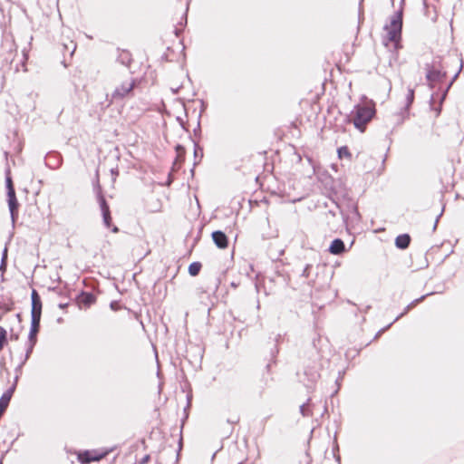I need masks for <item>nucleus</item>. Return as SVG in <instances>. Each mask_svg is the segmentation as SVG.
<instances>
[{"label":"nucleus","mask_w":464,"mask_h":464,"mask_svg":"<svg viewBox=\"0 0 464 464\" xmlns=\"http://www.w3.org/2000/svg\"><path fill=\"white\" fill-rule=\"evenodd\" d=\"M405 0H400V6L397 11L390 18V24L384 25V30L387 31V35L383 39V44L388 46V43H392L393 49L392 50L394 59L400 49L402 48L401 44V33L403 25V12H404Z\"/></svg>","instance_id":"f257e3e1"},{"label":"nucleus","mask_w":464,"mask_h":464,"mask_svg":"<svg viewBox=\"0 0 464 464\" xmlns=\"http://www.w3.org/2000/svg\"><path fill=\"white\" fill-rule=\"evenodd\" d=\"M450 63H459V65L458 71L455 72V74L451 78L450 82L447 84L446 88L443 90V92L440 97V106L438 108L433 107V103L435 102V98L438 95V93H433L431 95L430 101V107L432 110L437 111V115H439L440 113L441 104H442L443 101L446 99L449 90L452 86L453 82L457 80V78L459 77V75L462 70L463 60L461 57L459 58V56L457 54H455V55L450 54V55H448V57L446 59H442L440 56H437L432 60L431 63H425V65H428L430 67H434V69H436V70L447 71Z\"/></svg>","instance_id":"f03ea898"},{"label":"nucleus","mask_w":464,"mask_h":464,"mask_svg":"<svg viewBox=\"0 0 464 464\" xmlns=\"http://www.w3.org/2000/svg\"><path fill=\"white\" fill-rule=\"evenodd\" d=\"M325 208L328 214L335 217L336 212H339L342 216L343 221L347 224L348 221L357 223L361 221V214L358 209L357 203L353 199H346L343 203L340 204L335 198L332 199V205L328 202L321 200V209Z\"/></svg>","instance_id":"7ed1b4c3"},{"label":"nucleus","mask_w":464,"mask_h":464,"mask_svg":"<svg viewBox=\"0 0 464 464\" xmlns=\"http://www.w3.org/2000/svg\"><path fill=\"white\" fill-rule=\"evenodd\" d=\"M321 186H323L325 190L326 202H328L330 206L332 205L333 198H335V200L339 199L338 192L341 188V183L339 180L333 179L327 171H321Z\"/></svg>","instance_id":"20e7f679"},{"label":"nucleus","mask_w":464,"mask_h":464,"mask_svg":"<svg viewBox=\"0 0 464 464\" xmlns=\"http://www.w3.org/2000/svg\"><path fill=\"white\" fill-rule=\"evenodd\" d=\"M376 110L374 104H356L351 111L350 118L347 120H362L371 121L375 115Z\"/></svg>","instance_id":"39448f33"},{"label":"nucleus","mask_w":464,"mask_h":464,"mask_svg":"<svg viewBox=\"0 0 464 464\" xmlns=\"http://www.w3.org/2000/svg\"><path fill=\"white\" fill-rule=\"evenodd\" d=\"M426 70V80L428 82V85L430 89L435 87V83L442 82L448 74L447 71L436 70L434 67H430L425 65Z\"/></svg>","instance_id":"423d86ee"},{"label":"nucleus","mask_w":464,"mask_h":464,"mask_svg":"<svg viewBox=\"0 0 464 464\" xmlns=\"http://www.w3.org/2000/svg\"><path fill=\"white\" fill-rule=\"evenodd\" d=\"M41 315V302L38 299L37 294L35 291L33 292V307H32V320H33V331L31 333V338H33L34 333L36 332V327L38 326Z\"/></svg>","instance_id":"0eeeda50"},{"label":"nucleus","mask_w":464,"mask_h":464,"mask_svg":"<svg viewBox=\"0 0 464 464\" xmlns=\"http://www.w3.org/2000/svg\"><path fill=\"white\" fill-rule=\"evenodd\" d=\"M134 87L133 80L130 79L123 82L119 87H117L112 94L113 98H123L131 92Z\"/></svg>","instance_id":"6e6552de"},{"label":"nucleus","mask_w":464,"mask_h":464,"mask_svg":"<svg viewBox=\"0 0 464 464\" xmlns=\"http://www.w3.org/2000/svg\"><path fill=\"white\" fill-rule=\"evenodd\" d=\"M328 252L335 256H340L347 252L343 240L341 238H334L328 247Z\"/></svg>","instance_id":"1a4fd4ad"},{"label":"nucleus","mask_w":464,"mask_h":464,"mask_svg":"<svg viewBox=\"0 0 464 464\" xmlns=\"http://www.w3.org/2000/svg\"><path fill=\"white\" fill-rule=\"evenodd\" d=\"M102 457H103V455H99L94 451H86L83 453H80L78 455V459L82 464H87V463H90L91 461L100 460Z\"/></svg>","instance_id":"9d476101"},{"label":"nucleus","mask_w":464,"mask_h":464,"mask_svg":"<svg viewBox=\"0 0 464 464\" xmlns=\"http://www.w3.org/2000/svg\"><path fill=\"white\" fill-rule=\"evenodd\" d=\"M7 194H8L9 209L11 212L12 219L14 221V219L16 218L17 208H18V203H17V200L15 198L14 189H10V192H8Z\"/></svg>","instance_id":"9b49d317"},{"label":"nucleus","mask_w":464,"mask_h":464,"mask_svg":"<svg viewBox=\"0 0 464 464\" xmlns=\"http://www.w3.org/2000/svg\"><path fill=\"white\" fill-rule=\"evenodd\" d=\"M411 240V238L409 234H401L395 238V246L399 249L404 250L409 247Z\"/></svg>","instance_id":"f8f14e48"},{"label":"nucleus","mask_w":464,"mask_h":464,"mask_svg":"<svg viewBox=\"0 0 464 464\" xmlns=\"http://www.w3.org/2000/svg\"><path fill=\"white\" fill-rule=\"evenodd\" d=\"M212 238H213L215 244L219 248H226L227 246V237L223 232H221V231L213 232Z\"/></svg>","instance_id":"ddd939ff"},{"label":"nucleus","mask_w":464,"mask_h":464,"mask_svg":"<svg viewBox=\"0 0 464 464\" xmlns=\"http://www.w3.org/2000/svg\"><path fill=\"white\" fill-rule=\"evenodd\" d=\"M430 294H427V295H421L420 297L419 298H416L415 300H413L411 303H410L405 308L404 310L398 315L396 316V318L393 320V323L397 322L399 319H401V317H403L405 314H407L411 309H412L415 305H417L419 303L422 302L428 295H430Z\"/></svg>","instance_id":"4468645a"},{"label":"nucleus","mask_w":464,"mask_h":464,"mask_svg":"<svg viewBox=\"0 0 464 464\" xmlns=\"http://www.w3.org/2000/svg\"><path fill=\"white\" fill-rule=\"evenodd\" d=\"M100 205H101V208L102 211L104 224L106 227H109L111 226V220L110 209H109V207H108L105 199L102 197L100 198Z\"/></svg>","instance_id":"2eb2a0df"},{"label":"nucleus","mask_w":464,"mask_h":464,"mask_svg":"<svg viewBox=\"0 0 464 464\" xmlns=\"http://www.w3.org/2000/svg\"><path fill=\"white\" fill-rule=\"evenodd\" d=\"M12 393L11 392H6L3 394V396L0 399V417L7 408L10 399H11Z\"/></svg>","instance_id":"dca6fc26"},{"label":"nucleus","mask_w":464,"mask_h":464,"mask_svg":"<svg viewBox=\"0 0 464 464\" xmlns=\"http://www.w3.org/2000/svg\"><path fill=\"white\" fill-rule=\"evenodd\" d=\"M414 101V90L412 88L408 89V93L406 95V103L404 106V111H408L410 107L411 106Z\"/></svg>","instance_id":"f3484780"},{"label":"nucleus","mask_w":464,"mask_h":464,"mask_svg":"<svg viewBox=\"0 0 464 464\" xmlns=\"http://www.w3.org/2000/svg\"><path fill=\"white\" fill-rule=\"evenodd\" d=\"M349 122H353L354 127L360 130L361 132H363L366 129V125L369 122L368 121H362V120H348Z\"/></svg>","instance_id":"a211bd4d"},{"label":"nucleus","mask_w":464,"mask_h":464,"mask_svg":"<svg viewBox=\"0 0 464 464\" xmlns=\"http://www.w3.org/2000/svg\"><path fill=\"white\" fill-rule=\"evenodd\" d=\"M362 3H363V0H360L359 7H358V26H357L358 31L360 30V26L364 20V10H363Z\"/></svg>","instance_id":"6ab92c4d"},{"label":"nucleus","mask_w":464,"mask_h":464,"mask_svg":"<svg viewBox=\"0 0 464 464\" xmlns=\"http://www.w3.org/2000/svg\"><path fill=\"white\" fill-rule=\"evenodd\" d=\"M337 154H338L339 159H343V158L351 159L352 158V154L350 153L347 146H342V147L338 148Z\"/></svg>","instance_id":"aec40b11"},{"label":"nucleus","mask_w":464,"mask_h":464,"mask_svg":"<svg viewBox=\"0 0 464 464\" xmlns=\"http://www.w3.org/2000/svg\"><path fill=\"white\" fill-rule=\"evenodd\" d=\"M200 268H201V265L199 263H197V262L192 263L188 266V273L190 274V276H195L199 273Z\"/></svg>","instance_id":"412c9836"},{"label":"nucleus","mask_w":464,"mask_h":464,"mask_svg":"<svg viewBox=\"0 0 464 464\" xmlns=\"http://www.w3.org/2000/svg\"><path fill=\"white\" fill-rule=\"evenodd\" d=\"M6 343V331L0 326V351L3 349Z\"/></svg>","instance_id":"4be33fe9"},{"label":"nucleus","mask_w":464,"mask_h":464,"mask_svg":"<svg viewBox=\"0 0 464 464\" xmlns=\"http://www.w3.org/2000/svg\"><path fill=\"white\" fill-rule=\"evenodd\" d=\"M6 257H7V248L5 247V250H4V255H3V258H2V264H1V266H0V270H5V269Z\"/></svg>","instance_id":"5701e85b"},{"label":"nucleus","mask_w":464,"mask_h":464,"mask_svg":"<svg viewBox=\"0 0 464 464\" xmlns=\"http://www.w3.org/2000/svg\"><path fill=\"white\" fill-rule=\"evenodd\" d=\"M393 322H392L391 324H389L388 325H386L385 327L382 328L381 330H379L377 332V334H375L374 336V339L378 338L379 336H381L382 334H383L386 330H388L392 325Z\"/></svg>","instance_id":"b1692460"},{"label":"nucleus","mask_w":464,"mask_h":464,"mask_svg":"<svg viewBox=\"0 0 464 464\" xmlns=\"http://www.w3.org/2000/svg\"><path fill=\"white\" fill-rule=\"evenodd\" d=\"M6 185H7L8 192H10V189H14L12 179L10 177L6 178Z\"/></svg>","instance_id":"393cba45"},{"label":"nucleus","mask_w":464,"mask_h":464,"mask_svg":"<svg viewBox=\"0 0 464 464\" xmlns=\"http://www.w3.org/2000/svg\"><path fill=\"white\" fill-rule=\"evenodd\" d=\"M339 380H342V376H341V372H340V371L338 372V377L335 379V383L337 384L338 388L334 391V392L333 393V395H334V393H336V392H337V391H338V389H339V386H340V384H339Z\"/></svg>","instance_id":"a878e982"},{"label":"nucleus","mask_w":464,"mask_h":464,"mask_svg":"<svg viewBox=\"0 0 464 464\" xmlns=\"http://www.w3.org/2000/svg\"><path fill=\"white\" fill-rule=\"evenodd\" d=\"M441 215H442V211L440 212V214L437 217V218H436V220H435V223H434V225H433V230H435V229H436V227H437V224H438V221H439V218L441 217Z\"/></svg>","instance_id":"bb28decb"},{"label":"nucleus","mask_w":464,"mask_h":464,"mask_svg":"<svg viewBox=\"0 0 464 464\" xmlns=\"http://www.w3.org/2000/svg\"><path fill=\"white\" fill-rule=\"evenodd\" d=\"M0 308H4L5 311H9L11 308L8 306V305H1L0 304Z\"/></svg>","instance_id":"cd10ccee"},{"label":"nucleus","mask_w":464,"mask_h":464,"mask_svg":"<svg viewBox=\"0 0 464 464\" xmlns=\"http://www.w3.org/2000/svg\"><path fill=\"white\" fill-rule=\"evenodd\" d=\"M183 152L182 149H180L179 147H178V157L179 158L181 153Z\"/></svg>","instance_id":"c85d7f7f"},{"label":"nucleus","mask_w":464,"mask_h":464,"mask_svg":"<svg viewBox=\"0 0 464 464\" xmlns=\"http://www.w3.org/2000/svg\"><path fill=\"white\" fill-rule=\"evenodd\" d=\"M324 92V83L321 84V94Z\"/></svg>","instance_id":"c756f323"},{"label":"nucleus","mask_w":464,"mask_h":464,"mask_svg":"<svg viewBox=\"0 0 464 464\" xmlns=\"http://www.w3.org/2000/svg\"><path fill=\"white\" fill-rule=\"evenodd\" d=\"M119 231L118 227H112V232L113 233H117Z\"/></svg>","instance_id":"7c9ffc66"},{"label":"nucleus","mask_w":464,"mask_h":464,"mask_svg":"<svg viewBox=\"0 0 464 464\" xmlns=\"http://www.w3.org/2000/svg\"><path fill=\"white\" fill-rule=\"evenodd\" d=\"M335 449H337V450H338V446H336L335 448H334V449H333V452H334V456H335V452H334V451H335Z\"/></svg>","instance_id":"2f4dec72"},{"label":"nucleus","mask_w":464,"mask_h":464,"mask_svg":"<svg viewBox=\"0 0 464 464\" xmlns=\"http://www.w3.org/2000/svg\"><path fill=\"white\" fill-rule=\"evenodd\" d=\"M423 5H424V7H427V2H426V0H424V1H423Z\"/></svg>","instance_id":"473e14b6"},{"label":"nucleus","mask_w":464,"mask_h":464,"mask_svg":"<svg viewBox=\"0 0 464 464\" xmlns=\"http://www.w3.org/2000/svg\"><path fill=\"white\" fill-rule=\"evenodd\" d=\"M336 459H337V461L340 463V457H339V456H337V458H336Z\"/></svg>","instance_id":"72a5a7b5"},{"label":"nucleus","mask_w":464,"mask_h":464,"mask_svg":"<svg viewBox=\"0 0 464 464\" xmlns=\"http://www.w3.org/2000/svg\"><path fill=\"white\" fill-rule=\"evenodd\" d=\"M392 1V4L393 5L394 4V0H391Z\"/></svg>","instance_id":"f704fd0d"}]
</instances>
